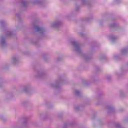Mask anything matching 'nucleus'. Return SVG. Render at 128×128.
Listing matches in <instances>:
<instances>
[{"mask_svg": "<svg viewBox=\"0 0 128 128\" xmlns=\"http://www.w3.org/2000/svg\"><path fill=\"white\" fill-rule=\"evenodd\" d=\"M40 30H41V28H37V31L38 32H40Z\"/></svg>", "mask_w": 128, "mask_h": 128, "instance_id": "obj_1", "label": "nucleus"}]
</instances>
